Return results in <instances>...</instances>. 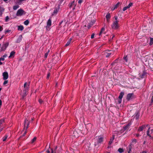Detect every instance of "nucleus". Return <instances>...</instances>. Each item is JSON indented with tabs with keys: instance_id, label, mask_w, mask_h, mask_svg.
I'll list each match as a JSON object with an SVG mask.
<instances>
[{
	"instance_id": "ddd939ff",
	"label": "nucleus",
	"mask_w": 153,
	"mask_h": 153,
	"mask_svg": "<svg viewBox=\"0 0 153 153\" xmlns=\"http://www.w3.org/2000/svg\"><path fill=\"white\" fill-rule=\"evenodd\" d=\"M5 9L3 7L0 6V17L2 16L3 13Z\"/></svg>"
},
{
	"instance_id": "052dcab7",
	"label": "nucleus",
	"mask_w": 153,
	"mask_h": 153,
	"mask_svg": "<svg viewBox=\"0 0 153 153\" xmlns=\"http://www.w3.org/2000/svg\"><path fill=\"white\" fill-rule=\"evenodd\" d=\"M7 56V55L6 54H4L3 56V57L4 58L6 57Z\"/></svg>"
},
{
	"instance_id": "ea45409f",
	"label": "nucleus",
	"mask_w": 153,
	"mask_h": 153,
	"mask_svg": "<svg viewBox=\"0 0 153 153\" xmlns=\"http://www.w3.org/2000/svg\"><path fill=\"white\" fill-rule=\"evenodd\" d=\"M27 85V83L26 82L24 84V89H25L26 88H28V87H27L26 86Z\"/></svg>"
},
{
	"instance_id": "a211bd4d",
	"label": "nucleus",
	"mask_w": 153,
	"mask_h": 153,
	"mask_svg": "<svg viewBox=\"0 0 153 153\" xmlns=\"http://www.w3.org/2000/svg\"><path fill=\"white\" fill-rule=\"evenodd\" d=\"M59 8V6H58V8L55 7L53 10V13L54 14H57L58 12Z\"/></svg>"
},
{
	"instance_id": "37998d69",
	"label": "nucleus",
	"mask_w": 153,
	"mask_h": 153,
	"mask_svg": "<svg viewBox=\"0 0 153 153\" xmlns=\"http://www.w3.org/2000/svg\"><path fill=\"white\" fill-rule=\"evenodd\" d=\"M133 5V3L131 2L127 6L128 8H130L131 6H132Z\"/></svg>"
},
{
	"instance_id": "c03bdc74",
	"label": "nucleus",
	"mask_w": 153,
	"mask_h": 153,
	"mask_svg": "<svg viewBox=\"0 0 153 153\" xmlns=\"http://www.w3.org/2000/svg\"><path fill=\"white\" fill-rule=\"evenodd\" d=\"M132 143H135L137 142V140L135 139H132Z\"/></svg>"
},
{
	"instance_id": "c85d7f7f",
	"label": "nucleus",
	"mask_w": 153,
	"mask_h": 153,
	"mask_svg": "<svg viewBox=\"0 0 153 153\" xmlns=\"http://www.w3.org/2000/svg\"><path fill=\"white\" fill-rule=\"evenodd\" d=\"M19 7V5H16L13 6V9L14 10H16Z\"/></svg>"
},
{
	"instance_id": "680f3d73",
	"label": "nucleus",
	"mask_w": 153,
	"mask_h": 153,
	"mask_svg": "<svg viewBox=\"0 0 153 153\" xmlns=\"http://www.w3.org/2000/svg\"><path fill=\"white\" fill-rule=\"evenodd\" d=\"M114 37H115V35H113V34L112 35V37H111V39H112Z\"/></svg>"
},
{
	"instance_id": "338daca9",
	"label": "nucleus",
	"mask_w": 153,
	"mask_h": 153,
	"mask_svg": "<svg viewBox=\"0 0 153 153\" xmlns=\"http://www.w3.org/2000/svg\"><path fill=\"white\" fill-rule=\"evenodd\" d=\"M147 153V152L145 151H143L142 152V153Z\"/></svg>"
},
{
	"instance_id": "8fccbe9b",
	"label": "nucleus",
	"mask_w": 153,
	"mask_h": 153,
	"mask_svg": "<svg viewBox=\"0 0 153 153\" xmlns=\"http://www.w3.org/2000/svg\"><path fill=\"white\" fill-rule=\"evenodd\" d=\"M78 0V3L79 4H81V3L83 1V0Z\"/></svg>"
},
{
	"instance_id": "5701e85b",
	"label": "nucleus",
	"mask_w": 153,
	"mask_h": 153,
	"mask_svg": "<svg viewBox=\"0 0 153 153\" xmlns=\"http://www.w3.org/2000/svg\"><path fill=\"white\" fill-rule=\"evenodd\" d=\"M72 39V38H70L69 39L68 41L67 42V43L65 44V46H67L70 45V44L71 43V41Z\"/></svg>"
},
{
	"instance_id": "603ef678",
	"label": "nucleus",
	"mask_w": 153,
	"mask_h": 153,
	"mask_svg": "<svg viewBox=\"0 0 153 153\" xmlns=\"http://www.w3.org/2000/svg\"><path fill=\"white\" fill-rule=\"evenodd\" d=\"M4 60V58H3V57L0 58V62H1V60L3 61Z\"/></svg>"
},
{
	"instance_id": "2f4dec72",
	"label": "nucleus",
	"mask_w": 153,
	"mask_h": 153,
	"mask_svg": "<svg viewBox=\"0 0 153 153\" xmlns=\"http://www.w3.org/2000/svg\"><path fill=\"white\" fill-rule=\"evenodd\" d=\"M8 136L7 135H5L4 136L3 138V141H5L7 139L8 137Z\"/></svg>"
},
{
	"instance_id": "f704fd0d",
	"label": "nucleus",
	"mask_w": 153,
	"mask_h": 153,
	"mask_svg": "<svg viewBox=\"0 0 153 153\" xmlns=\"http://www.w3.org/2000/svg\"><path fill=\"white\" fill-rule=\"evenodd\" d=\"M123 59L125 60L126 62H128V58L127 56H124L123 57Z\"/></svg>"
},
{
	"instance_id": "f3484780",
	"label": "nucleus",
	"mask_w": 153,
	"mask_h": 153,
	"mask_svg": "<svg viewBox=\"0 0 153 153\" xmlns=\"http://www.w3.org/2000/svg\"><path fill=\"white\" fill-rule=\"evenodd\" d=\"M146 75V73L145 71H143L142 74H140V77L141 78H143L145 77Z\"/></svg>"
},
{
	"instance_id": "cd10ccee",
	"label": "nucleus",
	"mask_w": 153,
	"mask_h": 153,
	"mask_svg": "<svg viewBox=\"0 0 153 153\" xmlns=\"http://www.w3.org/2000/svg\"><path fill=\"white\" fill-rule=\"evenodd\" d=\"M111 53H105L104 55L106 57H108L111 55Z\"/></svg>"
},
{
	"instance_id": "c756f323",
	"label": "nucleus",
	"mask_w": 153,
	"mask_h": 153,
	"mask_svg": "<svg viewBox=\"0 0 153 153\" xmlns=\"http://www.w3.org/2000/svg\"><path fill=\"white\" fill-rule=\"evenodd\" d=\"M118 151L120 152V153H122L123 152H124V150L123 148H120L118 149Z\"/></svg>"
},
{
	"instance_id": "aec40b11",
	"label": "nucleus",
	"mask_w": 153,
	"mask_h": 153,
	"mask_svg": "<svg viewBox=\"0 0 153 153\" xmlns=\"http://www.w3.org/2000/svg\"><path fill=\"white\" fill-rule=\"evenodd\" d=\"M15 53L16 52L14 51H12L10 53V55L9 56V58H10L12 57H14Z\"/></svg>"
},
{
	"instance_id": "5fc2aeb1",
	"label": "nucleus",
	"mask_w": 153,
	"mask_h": 153,
	"mask_svg": "<svg viewBox=\"0 0 153 153\" xmlns=\"http://www.w3.org/2000/svg\"><path fill=\"white\" fill-rule=\"evenodd\" d=\"M73 5H74V1H73L72 3H71V5L70 6V7H71V6Z\"/></svg>"
},
{
	"instance_id": "6e6552de",
	"label": "nucleus",
	"mask_w": 153,
	"mask_h": 153,
	"mask_svg": "<svg viewBox=\"0 0 153 153\" xmlns=\"http://www.w3.org/2000/svg\"><path fill=\"white\" fill-rule=\"evenodd\" d=\"M131 124V123H129L126 125H124L123 127L124 131L128 130L130 128Z\"/></svg>"
},
{
	"instance_id": "864d4df0",
	"label": "nucleus",
	"mask_w": 153,
	"mask_h": 153,
	"mask_svg": "<svg viewBox=\"0 0 153 153\" xmlns=\"http://www.w3.org/2000/svg\"><path fill=\"white\" fill-rule=\"evenodd\" d=\"M3 30V28L2 26L0 25V32L2 31Z\"/></svg>"
},
{
	"instance_id": "6e6d98bb",
	"label": "nucleus",
	"mask_w": 153,
	"mask_h": 153,
	"mask_svg": "<svg viewBox=\"0 0 153 153\" xmlns=\"http://www.w3.org/2000/svg\"><path fill=\"white\" fill-rule=\"evenodd\" d=\"M114 18H115V21H118V20H117V18H118V17L117 16H114Z\"/></svg>"
},
{
	"instance_id": "0eeeda50",
	"label": "nucleus",
	"mask_w": 153,
	"mask_h": 153,
	"mask_svg": "<svg viewBox=\"0 0 153 153\" xmlns=\"http://www.w3.org/2000/svg\"><path fill=\"white\" fill-rule=\"evenodd\" d=\"M103 141V138L101 137H98V139L97 140V143H95V146H96L99 143H101Z\"/></svg>"
},
{
	"instance_id": "412c9836",
	"label": "nucleus",
	"mask_w": 153,
	"mask_h": 153,
	"mask_svg": "<svg viewBox=\"0 0 153 153\" xmlns=\"http://www.w3.org/2000/svg\"><path fill=\"white\" fill-rule=\"evenodd\" d=\"M124 95V93L123 92H121L118 98L119 99H122L123 95Z\"/></svg>"
},
{
	"instance_id": "774afa93",
	"label": "nucleus",
	"mask_w": 153,
	"mask_h": 153,
	"mask_svg": "<svg viewBox=\"0 0 153 153\" xmlns=\"http://www.w3.org/2000/svg\"><path fill=\"white\" fill-rule=\"evenodd\" d=\"M3 36H2L0 38V40H1L2 38H3Z\"/></svg>"
},
{
	"instance_id": "a19ab883",
	"label": "nucleus",
	"mask_w": 153,
	"mask_h": 153,
	"mask_svg": "<svg viewBox=\"0 0 153 153\" xmlns=\"http://www.w3.org/2000/svg\"><path fill=\"white\" fill-rule=\"evenodd\" d=\"M9 19V16H7L6 17L5 19V22H8V21Z\"/></svg>"
},
{
	"instance_id": "bf43d9fd",
	"label": "nucleus",
	"mask_w": 153,
	"mask_h": 153,
	"mask_svg": "<svg viewBox=\"0 0 153 153\" xmlns=\"http://www.w3.org/2000/svg\"><path fill=\"white\" fill-rule=\"evenodd\" d=\"M151 103H152L153 102V96L152 97V98H151Z\"/></svg>"
},
{
	"instance_id": "4468645a",
	"label": "nucleus",
	"mask_w": 153,
	"mask_h": 153,
	"mask_svg": "<svg viewBox=\"0 0 153 153\" xmlns=\"http://www.w3.org/2000/svg\"><path fill=\"white\" fill-rule=\"evenodd\" d=\"M146 128V126L145 125H143L139 127L138 129V131H142L143 129Z\"/></svg>"
},
{
	"instance_id": "7c9ffc66",
	"label": "nucleus",
	"mask_w": 153,
	"mask_h": 153,
	"mask_svg": "<svg viewBox=\"0 0 153 153\" xmlns=\"http://www.w3.org/2000/svg\"><path fill=\"white\" fill-rule=\"evenodd\" d=\"M29 20H27L24 22V24L26 25H27L29 24Z\"/></svg>"
},
{
	"instance_id": "a18cd8bd",
	"label": "nucleus",
	"mask_w": 153,
	"mask_h": 153,
	"mask_svg": "<svg viewBox=\"0 0 153 153\" xmlns=\"http://www.w3.org/2000/svg\"><path fill=\"white\" fill-rule=\"evenodd\" d=\"M129 8L127 6L124 7L123 9V11H125L127 9Z\"/></svg>"
},
{
	"instance_id": "f8f14e48",
	"label": "nucleus",
	"mask_w": 153,
	"mask_h": 153,
	"mask_svg": "<svg viewBox=\"0 0 153 153\" xmlns=\"http://www.w3.org/2000/svg\"><path fill=\"white\" fill-rule=\"evenodd\" d=\"M135 116L134 117L136 120L139 119L140 116V113L138 111H137L135 113Z\"/></svg>"
},
{
	"instance_id": "473e14b6",
	"label": "nucleus",
	"mask_w": 153,
	"mask_h": 153,
	"mask_svg": "<svg viewBox=\"0 0 153 153\" xmlns=\"http://www.w3.org/2000/svg\"><path fill=\"white\" fill-rule=\"evenodd\" d=\"M128 147L129 149V150L128 152V153H131V145H129L128 146Z\"/></svg>"
},
{
	"instance_id": "e433bc0d",
	"label": "nucleus",
	"mask_w": 153,
	"mask_h": 153,
	"mask_svg": "<svg viewBox=\"0 0 153 153\" xmlns=\"http://www.w3.org/2000/svg\"><path fill=\"white\" fill-rule=\"evenodd\" d=\"M36 137H34L33 139L32 140L31 143H34L36 140Z\"/></svg>"
},
{
	"instance_id": "7ed1b4c3",
	"label": "nucleus",
	"mask_w": 153,
	"mask_h": 153,
	"mask_svg": "<svg viewBox=\"0 0 153 153\" xmlns=\"http://www.w3.org/2000/svg\"><path fill=\"white\" fill-rule=\"evenodd\" d=\"M118 22L119 21H115L113 22L111 27L113 29H117L118 28Z\"/></svg>"
},
{
	"instance_id": "bb28decb",
	"label": "nucleus",
	"mask_w": 153,
	"mask_h": 153,
	"mask_svg": "<svg viewBox=\"0 0 153 153\" xmlns=\"http://www.w3.org/2000/svg\"><path fill=\"white\" fill-rule=\"evenodd\" d=\"M150 128V127H149L148 128V129L146 131V134L148 136H149L150 137H151V135L149 134V130Z\"/></svg>"
},
{
	"instance_id": "49530a36",
	"label": "nucleus",
	"mask_w": 153,
	"mask_h": 153,
	"mask_svg": "<svg viewBox=\"0 0 153 153\" xmlns=\"http://www.w3.org/2000/svg\"><path fill=\"white\" fill-rule=\"evenodd\" d=\"M8 82V80H5V81H4V82L3 83V85H5L6 84H7V83Z\"/></svg>"
},
{
	"instance_id": "20e7f679",
	"label": "nucleus",
	"mask_w": 153,
	"mask_h": 153,
	"mask_svg": "<svg viewBox=\"0 0 153 153\" xmlns=\"http://www.w3.org/2000/svg\"><path fill=\"white\" fill-rule=\"evenodd\" d=\"M9 45V42H6L4 43L0 49V51H4Z\"/></svg>"
},
{
	"instance_id": "79ce46f5",
	"label": "nucleus",
	"mask_w": 153,
	"mask_h": 153,
	"mask_svg": "<svg viewBox=\"0 0 153 153\" xmlns=\"http://www.w3.org/2000/svg\"><path fill=\"white\" fill-rule=\"evenodd\" d=\"M39 102L40 104H42L43 102V101L41 99H39Z\"/></svg>"
},
{
	"instance_id": "09e8293b",
	"label": "nucleus",
	"mask_w": 153,
	"mask_h": 153,
	"mask_svg": "<svg viewBox=\"0 0 153 153\" xmlns=\"http://www.w3.org/2000/svg\"><path fill=\"white\" fill-rule=\"evenodd\" d=\"M94 35H95V34L94 33H92L91 34V38L93 39L94 37Z\"/></svg>"
},
{
	"instance_id": "4be33fe9",
	"label": "nucleus",
	"mask_w": 153,
	"mask_h": 153,
	"mask_svg": "<svg viewBox=\"0 0 153 153\" xmlns=\"http://www.w3.org/2000/svg\"><path fill=\"white\" fill-rule=\"evenodd\" d=\"M24 29V27L23 26L20 25L18 26V30H19L22 31Z\"/></svg>"
},
{
	"instance_id": "13d9d810",
	"label": "nucleus",
	"mask_w": 153,
	"mask_h": 153,
	"mask_svg": "<svg viewBox=\"0 0 153 153\" xmlns=\"http://www.w3.org/2000/svg\"><path fill=\"white\" fill-rule=\"evenodd\" d=\"M117 59H116L115 61V62H113L112 63V65H113L114 64V63H116L117 62H116V61H117Z\"/></svg>"
},
{
	"instance_id": "4d7b16f0",
	"label": "nucleus",
	"mask_w": 153,
	"mask_h": 153,
	"mask_svg": "<svg viewBox=\"0 0 153 153\" xmlns=\"http://www.w3.org/2000/svg\"><path fill=\"white\" fill-rule=\"evenodd\" d=\"M118 103L119 104L121 103V102H122V99H119V100H118Z\"/></svg>"
},
{
	"instance_id": "39448f33",
	"label": "nucleus",
	"mask_w": 153,
	"mask_h": 153,
	"mask_svg": "<svg viewBox=\"0 0 153 153\" xmlns=\"http://www.w3.org/2000/svg\"><path fill=\"white\" fill-rule=\"evenodd\" d=\"M25 13V12L23 10L20 9L17 10L16 15L17 16H21Z\"/></svg>"
},
{
	"instance_id": "b1692460",
	"label": "nucleus",
	"mask_w": 153,
	"mask_h": 153,
	"mask_svg": "<svg viewBox=\"0 0 153 153\" xmlns=\"http://www.w3.org/2000/svg\"><path fill=\"white\" fill-rule=\"evenodd\" d=\"M105 30V28L103 27L101 29V31H100V32L99 34V36H100L103 33H104V32Z\"/></svg>"
},
{
	"instance_id": "4c0bfd02",
	"label": "nucleus",
	"mask_w": 153,
	"mask_h": 153,
	"mask_svg": "<svg viewBox=\"0 0 153 153\" xmlns=\"http://www.w3.org/2000/svg\"><path fill=\"white\" fill-rule=\"evenodd\" d=\"M114 139V137H113L112 140L111 139L110 140L109 142V144L110 145L112 143L113 140Z\"/></svg>"
},
{
	"instance_id": "1a4fd4ad",
	"label": "nucleus",
	"mask_w": 153,
	"mask_h": 153,
	"mask_svg": "<svg viewBox=\"0 0 153 153\" xmlns=\"http://www.w3.org/2000/svg\"><path fill=\"white\" fill-rule=\"evenodd\" d=\"M2 76H3V79L4 80H6L8 78V74L7 72H4L3 73Z\"/></svg>"
},
{
	"instance_id": "72a5a7b5",
	"label": "nucleus",
	"mask_w": 153,
	"mask_h": 153,
	"mask_svg": "<svg viewBox=\"0 0 153 153\" xmlns=\"http://www.w3.org/2000/svg\"><path fill=\"white\" fill-rule=\"evenodd\" d=\"M153 44V38H151L150 42V45H152Z\"/></svg>"
},
{
	"instance_id": "58836bf2",
	"label": "nucleus",
	"mask_w": 153,
	"mask_h": 153,
	"mask_svg": "<svg viewBox=\"0 0 153 153\" xmlns=\"http://www.w3.org/2000/svg\"><path fill=\"white\" fill-rule=\"evenodd\" d=\"M4 119H1L0 120V125H1V124H2L4 122Z\"/></svg>"
},
{
	"instance_id": "69168bd1",
	"label": "nucleus",
	"mask_w": 153,
	"mask_h": 153,
	"mask_svg": "<svg viewBox=\"0 0 153 153\" xmlns=\"http://www.w3.org/2000/svg\"><path fill=\"white\" fill-rule=\"evenodd\" d=\"M107 19V22L109 23L110 21V19Z\"/></svg>"
},
{
	"instance_id": "f257e3e1",
	"label": "nucleus",
	"mask_w": 153,
	"mask_h": 153,
	"mask_svg": "<svg viewBox=\"0 0 153 153\" xmlns=\"http://www.w3.org/2000/svg\"><path fill=\"white\" fill-rule=\"evenodd\" d=\"M29 124V121L28 120L25 119V122H24V129H25L26 131L25 132L23 133V134L19 138V139H21V138H22L23 137H24L25 136L26 134L27 133L26 130L28 127Z\"/></svg>"
},
{
	"instance_id": "393cba45",
	"label": "nucleus",
	"mask_w": 153,
	"mask_h": 153,
	"mask_svg": "<svg viewBox=\"0 0 153 153\" xmlns=\"http://www.w3.org/2000/svg\"><path fill=\"white\" fill-rule=\"evenodd\" d=\"M105 17L106 19H110L111 17L110 13H108L106 15Z\"/></svg>"
},
{
	"instance_id": "3c124183",
	"label": "nucleus",
	"mask_w": 153,
	"mask_h": 153,
	"mask_svg": "<svg viewBox=\"0 0 153 153\" xmlns=\"http://www.w3.org/2000/svg\"><path fill=\"white\" fill-rule=\"evenodd\" d=\"M50 76V73H48L47 74V79H48L49 78V77Z\"/></svg>"
},
{
	"instance_id": "c9c22d12",
	"label": "nucleus",
	"mask_w": 153,
	"mask_h": 153,
	"mask_svg": "<svg viewBox=\"0 0 153 153\" xmlns=\"http://www.w3.org/2000/svg\"><path fill=\"white\" fill-rule=\"evenodd\" d=\"M49 52V51L48 50V52H47L45 53V55H44V56L45 58H47L48 55V53Z\"/></svg>"
},
{
	"instance_id": "e2e57ef3",
	"label": "nucleus",
	"mask_w": 153,
	"mask_h": 153,
	"mask_svg": "<svg viewBox=\"0 0 153 153\" xmlns=\"http://www.w3.org/2000/svg\"><path fill=\"white\" fill-rule=\"evenodd\" d=\"M139 135H140V134H136V136L137 137H139Z\"/></svg>"
},
{
	"instance_id": "a878e982",
	"label": "nucleus",
	"mask_w": 153,
	"mask_h": 153,
	"mask_svg": "<svg viewBox=\"0 0 153 153\" xmlns=\"http://www.w3.org/2000/svg\"><path fill=\"white\" fill-rule=\"evenodd\" d=\"M120 4V3L119 2H118L115 5H114V8L113 9V10L116 9V8H117V7L119 6Z\"/></svg>"
},
{
	"instance_id": "f03ea898",
	"label": "nucleus",
	"mask_w": 153,
	"mask_h": 153,
	"mask_svg": "<svg viewBox=\"0 0 153 153\" xmlns=\"http://www.w3.org/2000/svg\"><path fill=\"white\" fill-rule=\"evenodd\" d=\"M29 124V121L28 120L25 119V122H24V129H25L26 131L25 132L23 133V134L19 138V139H21V138H22L23 137H24L25 136L26 134L27 133L26 130L28 127Z\"/></svg>"
},
{
	"instance_id": "2eb2a0df",
	"label": "nucleus",
	"mask_w": 153,
	"mask_h": 153,
	"mask_svg": "<svg viewBox=\"0 0 153 153\" xmlns=\"http://www.w3.org/2000/svg\"><path fill=\"white\" fill-rule=\"evenodd\" d=\"M149 64L150 67L153 68V60L151 59L150 61H149Z\"/></svg>"
},
{
	"instance_id": "9d476101",
	"label": "nucleus",
	"mask_w": 153,
	"mask_h": 153,
	"mask_svg": "<svg viewBox=\"0 0 153 153\" xmlns=\"http://www.w3.org/2000/svg\"><path fill=\"white\" fill-rule=\"evenodd\" d=\"M134 95L133 93L128 94L127 96L126 99L128 100H129L132 98L133 95Z\"/></svg>"
},
{
	"instance_id": "9b49d317",
	"label": "nucleus",
	"mask_w": 153,
	"mask_h": 153,
	"mask_svg": "<svg viewBox=\"0 0 153 153\" xmlns=\"http://www.w3.org/2000/svg\"><path fill=\"white\" fill-rule=\"evenodd\" d=\"M95 21L94 20L91 21L88 24V29H89L91 27L94 23Z\"/></svg>"
},
{
	"instance_id": "dca6fc26",
	"label": "nucleus",
	"mask_w": 153,
	"mask_h": 153,
	"mask_svg": "<svg viewBox=\"0 0 153 153\" xmlns=\"http://www.w3.org/2000/svg\"><path fill=\"white\" fill-rule=\"evenodd\" d=\"M22 35H20L19 36L18 38V39H17L16 41V42H17V43L20 42L22 40Z\"/></svg>"
},
{
	"instance_id": "6ab92c4d",
	"label": "nucleus",
	"mask_w": 153,
	"mask_h": 153,
	"mask_svg": "<svg viewBox=\"0 0 153 153\" xmlns=\"http://www.w3.org/2000/svg\"><path fill=\"white\" fill-rule=\"evenodd\" d=\"M51 25V19L49 18L47 22V25L48 26H50Z\"/></svg>"
},
{
	"instance_id": "de8ad7c7",
	"label": "nucleus",
	"mask_w": 153,
	"mask_h": 153,
	"mask_svg": "<svg viewBox=\"0 0 153 153\" xmlns=\"http://www.w3.org/2000/svg\"><path fill=\"white\" fill-rule=\"evenodd\" d=\"M11 30H7L5 31V33L6 34L7 33H9L10 32Z\"/></svg>"
},
{
	"instance_id": "423d86ee",
	"label": "nucleus",
	"mask_w": 153,
	"mask_h": 153,
	"mask_svg": "<svg viewBox=\"0 0 153 153\" xmlns=\"http://www.w3.org/2000/svg\"><path fill=\"white\" fill-rule=\"evenodd\" d=\"M28 91V88H26L24 89L23 90V94L22 95V99H24L25 97H26L27 94V92Z\"/></svg>"
},
{
	"instance_id": "0e129e2a",
	"label": "nucleus",
	"mask_w": 153,
	"mask_h": 153,
	"mask_svg": "<svg viewBox=\"0 0 153 153\" xmlns=\"http://www.w3.org/2000/svg\"><path fill=\"white\" fill-rule=\"evenodd\" d=\"M111 148V146H108V147H107V148L108 149H109Z\"/></svg>"
}]
</instances>
